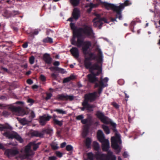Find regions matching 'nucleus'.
Masks as SVG:
<instances>
[{
  "mask_svg": "<svg viewBox=\"0 0 160 160\" xmlns=\"http://www.w3.org/2000/svg\"><path fill=\"white\" fill-rule=\"evenodd\" d=\"M70 26L71 29L73 30V36L70 40L71 44L73 45L76 46L78 44V41H84L83 38H82L83 34L90 39L94 38V33L91 25H84L83 28H77L74 23H71Z\"/></svg>",
  "mask_w": 160,
  "mask_h": 160,
  "instance_id": "obj_1",
  "label": "nucleus"
},
{
  "mask_svg": "<svg viewBox=\"0 0 160 160\" xmlns=\"http://www.w3.org/2000/svg\"><path fill=\"white\" fill-rule=\"evenodd\" d=\"M91 45V43L89 41H78V44L76 45L78 47L82 46L83 53L85 55L84 63L86 68H88L92 65L91 61L95 60L97 58V56L94 53L88 52Z\"/></svg>",
  "mask_w": 160,
  "mask_h": 160,
  "instance_id": "obj_2",
  "label": "nucleus"
},
{
  "mask_svg": "<svg viewBox=\"0 0 160 160\" xmlns=\"http://www.w3.org/2000/svg\"><path fill=\"white\" fill-rule=\"evenodd\" d=\"M100 95L98 92L96 91L85 94L84 96V100L82 104L83 107H80L79 108L82 111H84L85 109L88 111H92L93 110L92 109L94 108L95 106L90 104L88 102H92L95 101L99 97Z\"/></svg>",
  "mask_w": 160,
  "mask_h": 160,
  "instance_id": "obj_3",
  "label": "nucleus"
},
{
  "mask_svg": "<svg viewBox=\"0 0 160 160\" xmlns=\"http://www.w3.org/2000/svg\"><path fill=\"white\" fill-rule=\"evenodd\" d=\"M102 149L103 151L108 152L107 155L101 153V152H97L96 153L95 156L98 160H116V157L113 155L112 152L108 151L109 148V143L108 140L102 143Z\"/></svg>",
  "mask_w": 160,
  "mask_h": 160,
  "instance_id": "obj_4",
  "label": "nucleus"
},
{
  "mask_svg": "<svg viewBox=\"0 0 160 160\" xmlns=\"http://www.w3.org/2000/svg\"><path fill=\"white\" fill-rule=\"evenodd\" d=\"M110 124L112 127V129L113 132L116 133L115 137L111 138V146L112 148L116 150V154H118L121 150V148L118 144H121V143L120 136L119 134L117 133L118 131L116 129V124L115 123L111 122Z\"/></svg>",
  "mask_w": 160,
  "mask_h": 160,
  "instance_id": "obj_5",
  "label": "nucleus"
},
{
  "mask_svg": "<svg viewBox=\"0 0 160 160\" xmlns=\"http://www.w3.org/2000/svg\"><path fill=\"white\" fill-rule=\"evenodd\" d=\"M105 6V8L107 10L111 8L114 12L116 13L115 18H111V20L112 22H117L116 19L118 18L119 20H121L122 19V11L124 8V6L123 4H121L119 6H117L115 5L109 3L107 2H102V3Z\"/></svg>",
  "mask_w": 160,
  "mask_h": 160,
  "instance_id": "obj_6",
  "label": "nucleus"
},
{
  "mask_svg": "<svg viewBox=\"0 0 160 160\" xmlns=\"http://www.w3.org/2000/svg\"><path fill=\"white\" fill-rule=\"evenodd\" d=\"M101 80H99L98 82L95 83L94 86V87L95 88H98V92L99 94H100L101 93L103 88L108 86V84L105 83L108 82L109 80L107 77H105L103 79L101 78Z\"/></svg>",
  "mask_w": 160,
  "mask_h": 160,
  "instance_id": "obj_7",
  "label": "nucleus"
},
{
  "mask_svg": "<svg viewBox=\"0 0 160 160\" xmlns=\"http://www.w3.org/2000/svg\"><path fill=\"white\" fill-rule=\"evenodd\" d=\"M81 122L82 124H85L84 126L83 134V135L86 136L89 132V129L91 124V119H83L81 120Z\"/></svg>",
  "mask_w": 160,
  "mask_h": 160,
  "instance_id": "obj_8",
  "label": "nucleus"
},
{
  "mask_svg": "<svg viewBox=\"0 0 160 160\" xmlns=\"http://www.w3.org/2000/svg\"><path fill=\"white\" fill-rule=\"evenodd\" d=\"M96 115L101 121L105 124H108L109 122L108 120V118L104 115V114L99 111L97 112Z\"/></svg>",
  "mask_w": 160,
  "mask_h": 160,
  "instance_id": "obj_9",
  "label": "nucleus"
},
{
  "mask_svg": "<svg viewBox=\"0 0 160 160\" xmlns=\"http://www.w3.org/2000/svg\"><path fill=\"white\" fill-rule=\"evenodd\" d=\"M52 118L51 116L49 115L47 116L46 114L40 116L39 118V123L41 125L44 126L46 124L47 122L49 121Z\"/></svg>",
  "mask_w": 160,
  "mask_h": 160,
  "instance_id": "obj_10",
  "label": "nucleus"
},
{
  "mask_svg": "<svg viewBox=\"0 0 160 160\" xmlns=\"http://www.w3.org/2000/svg\"><path fill=\"white\" fill-rule=\"evenodd\" d=\"M19 153L18 151L16 149H8L5 152V154L8 157H11L14 156Z\"/></svg>",
  "mask_w": 160,
  "mask_h": 160,
  "instance_id": "obj_11",
  "label": "nucleus"
},
{
  "mask_svg": "<svg viewBox=\"0 0 160 160\" xmlns=\"http://www.w3.org/2000/svg\"><path fill=\"white\" fill-rule=\"evenodd\" d=\"M20 13L18 11L13 10L12 11L6 10L4 12L5 16L8 18L14 17L16 15H18Z\"/></svg>",
  "mask_w": 160,
  "mask_h": 160,
  "instance_id": "obj_12",
  "label": "nucleus"
},
{
  "mask_svg": "<svg viewBox=\"0 0 160 160\" xmlns=\"http://www.w3.org/2000/svg\"><path fill=\"white\" fill-rule=\"evenodd\" d=\"M31 145L29 144L26 146L25 148V157L26 158H28L30 156H33L34 153L31 150Z\"/></svg>",
  "mask_w": 160,
  "mask_h": 160,
  "instance_id": "obj_13",
  "label": "nucleus"
},
{
  "mask_svg": "<svg viewBox=\"0 0 160 160\" xmlns=\"http://www.w3.org/2000/svg\"><path fill=\"white\" fill-rule=\"evenodd\" d=\"M97 136L98 140L101 143L108 140L105 138L104 135L101 130L98 131Z\"/></svg>",
  "mask_w": 160,
  "mask_h": 160,
  "instance_id": "obj_14",
  "label": "nucleus"
},
{
  "mask_svg": "<svg viewBox=\"0 0 160 160\" xmlns=\"http://www.w3.org/2000/svg\"><path fill=\"white\" fill-rule=\"evenodd\" d=\"M70 51L73 56L74 57L78 58L79 57V50L77 48L75 47H73L71 48Z\"/></svg>",
  "mask_w": 160,
  "mask_h": 160,
  "instance_id": "obj_15",
  "label": "nucleus"
},
{
  "mask_svg": "<svg viewBox=\"0 0 160 160\" xmlns=\"http://www.w3.org/2000/svg\"><path fill=\"white\" fill-rule=\"evenodd\" d=\"M87 76L88 81L92 83H95V84L96 82H98L99 80H98V78L92 73L89 74Z\"/></svg>",
  "mask_w": 160,
  "mask_h": 160,
  "instance_id": "obj_16",
  "label": "nucleus"
},
{
  "mask_svg": "<svg viewBox=\"0 0 160 160\" xmlns=\"http://www.w3.org/2000/svg\"><path fill=\"white\" fill-rule=\"evenodd\" d=\"M43 59L46 64H50L52 63V59L49 54H45L43 56Z\"/></svg>",
  "mask_w": 160,
  "mask_h": 160,
  "instance_id": "obj_17",
  "label": "nucleus"
},
{
  "mask_svg": "<svg viewBox=\"0 0 160 160\" xmlns=\"http://www.w3.org/2000/svg\"><path fill=\"white\" fill-rule=\"evenodd\" d=\"M72 16L73 18L75 20H77L80 16V12L77 8L74 9Z\"/></svg>",
  "mask_w": 160,
  "mask_h": 160,
  "instance_id": "obj_18",
  "label": "nucleus"
},
{
  "mask_svg": "<svg viewBox=\"0 0 160 160\" xmlns=\"http://www.w3.org/2000/svg\"><path fill=\"white\" fill-rule=\"evenodd\" d=\"M16 132H10L7 131L3 133V135L9 139L14 138Z\"/></svg>",
  "mask_w": 160,
  "mask_h": 160,
  "instance_id": "obj_19",
  "label": "nucleus"
},
{
  "mask_svg": "<svg viewBox=\"0 0 160 160\" xmlns=\"http://www.w3.org/2000/svg\"><path fill=\"white\" fill-rule=\"evenodd\" d=\"M93 26L94 27H98L99 29H101L102 26L103 22H102L100 19L95 21H93Z\"/></svg>",
  "mask_w": 160,
  "mask_h": 160,
  "instance_id": "obj_20",
  "label": "nucleus"
},
{
  "mask_svg": "<svg viewBox=\"0 0 160 160\" xmlns=\"http://www.w3.org/2000/svg\"><path fill=\"white\" fill-rule=\"evenodd\" d=\"M30 134L32 137H42V132H40L37 131H32L30 132Z\"/></svg>",
  "mask_w": 160,
  "mask_h": 160,
  "instance_id": "obj_21",
  "label": "nucleus"
},
{
  "mask_svg": "<svg viewBox=\"0 0 160 160\" xmlns=\"http://www.w3.org/2000/svg\"><path fill=\"white\" fill-rule=\"evenodd\" d=\"M86 68L87 69H89L91 72V71H93L95 70H99L101 68L97 64L95 63L92 65V64L88 68Z\"/></svg>",
  "mask_w": 160,
  "mask_h": 160,
  "instance_id": "obj_22",
  "label": "nucleus"
},
{
  "mask_svg": "<svg viewBox=\"0 0 160 160\" xmlns=\"http://www.w3.org/2000/svg\"><path fill=\"white\" fill-rule=\"evenodd\" d=\"M11 129L12 127L8 124L5 125L0 124V131H5V129Z\"/></svg>",
  "mask_w": 160,
  "mask_h": 160,
  "instance_id": "obj_23",
  "label": "nucleus"
},
{
  "mask_svg": "<svg viewBox=\"0 0 160 160\" xmlns=\"http://www.w3.org/2000/svg\"><path fill=\"white\" fill-rule=\"evenodd\" d=\"M41 143L40 142H38L36 143L35 142H30V144L31 146H33V149L34 151H36L38 148L39 146L41 144Z\"/></svg>",
  "mask_w": 160,
  "mask_h": 160,
  "instance_id": "obj_24",
  "label": "nucleus"
},
{
  "mask_svg": "<svg viewBox=\"0 0 160 160\" xmlns=\"http://www.w3.org/2000/svg\"><path fill=\"white\" fill-rule=\"evenodd\" d=\"M52 132V130L49 128L43 129L42 131V136L45 134L51 135Z\"/></svg>",
  "mask_w": 160,
  "mask_h": 160,
  "instance_id": "obj_25",
  "label": "nucleus"
},
{
  "mask_svg": "<svg viewBox=\"0 0 160 160\" xmlns=\"http://www.w3.org/2000/svg\"><path fill=\"white\" fill-rule=\"evenodd\" d=\"M91 142L92 140L90 138L88 137L86 138L85 143L87 148H89L90 147Z\"/></svg>",
  "mask_w": 160,
  "mask_h": 160,
  "instance_id": "obj_26",
  "label": "nucleus"
},
{
  "mask_svg": "<svg viewBox=\"0 0 160 160\" xmlns=\"http://www.w3.org/2000/svg\"><path fill=\"white\" fill-rule=\"evenodd\" d=\"M103 60V56L102 52L101 51H99V55L97 59L98 62L99 63H101L102 62Z\"/></svg>",
  "mask_w": 160,
  "mask_h": 160,
  "instance_id": "obj_27",
  "label": "nucleus"
},
{
  "mask_svg": "<svg viewBox=\"0 0 160 160\" xmlns=\"http://www.w3.org/2000/svg\"><path fill=\"white\" fill-rule=\"evenodd\" d=\"M57 98L58 99L61 100H66V94H59L57 96Z\"/></svg>",
  "mask_w": 160,
  "mask_h": 160,
  "instance_id": "obj_28",
  "label": "nucleus"
},
{
  "mask_svg": "<svg viewBox=\"0 0 160 160\" xmlns=\"http://www.w3.org/2000/svg\"><path fill=\"white\" fill-rule=\"evenodd\" d=\"M102 128L106 134H108L110 133V130L108 126L104 125H102Z\"/></svg>",
  "mask_w": 160,
  "mask_h": 160,
  "instance_id": "obj_29",
  "label": "nucleus"
},
{
  "mask_svg": "<svg viewBox=\"0 0 160 160\" xmlns=\"http://www.w3.org/2000/svg\"><path fill=\"white\" fill-rule=\"evenodd\" d=\"M10 109L13 112H19L22 109V108L20 107H15L12 106L10 108Z\"/></svg>",
  "mask_w": 160,
  "mask_h": 160,
  "instance_id": "obj_30",
  "label": "nucleus"
},
{
  "mask_svg": "<svg viewBox=\"0 0 160 160\" xmlns=\"http://www.w3.org/2000/svg\"><path fill=\"white\" fill-rule=\"evenodd\" d=\"M93 147L94 149L96 151H98L100 147L99 144L96 141H94L93 142Z\"/></svg>",
  "mask_w": 160,
  "mask_h": 160,
  "instance_id": "obj_31",
  "label": "nucleus"
},
{
  "mask_svg": "<svg viewBox=\"0 0 160 160\" xmlns=\"http://www.w3.org/2000/svg\"><path fill=\"white\" fill-rule=\"evenodd\" d=\"M42 42L44 43H52L53 42L52 39L50 37H47L43 39Z\"/></svg>",
  "mask_w": 160,
  "mask_h": 160,
  "instance_id": "obj_32",
  "label": "nucleus"
},
{
  "mask_svg": "<svg viewBox=\"0 0 160 160\" xmlns=\"http://www.w3.org/2000/svg\"><path fill=\"white\" fill-rule=\"evenodd\" d=\"M14 138L18 141L20 143H22L23 142V140L21 137L17 133H16Z\"/></svg>",
  "mask_w": 160,
  "mask_h": 160,
  "instance_id": "obj_33",
  "label": "nucleus"
},
{
  "mask_svg": "<svg viewBox=\"0 0 160 160\" xmlns=\"http://www.w3.org/2000/svg\"><path fill=\"white\" fill-rule=\"evenodd\" d=\"M53 111L57 112L58 113L62 114H66L65 111L61 109H55L52 110Z\"/></svg>",
  "mask_w": 160,
  "mask_h": 160,
  "instance_id": "obj_34",
  "label": "nucleus"
},
{
  "mask_svg": "<svg viewBox=\"0 0 160 160\" xmlns=\"http://www.w3.org/2000/svg\"><path fill=\"white\" fill-rule=\"evenodd\" d=\"M80 0H71V2L74 6H77L79 4Z\"/></svg>",
  "mask_w": 160,
  "mask_h": 160,
  "instance_id": "obj_35",
  "label": "nucleus"
},
{
  "mask_svg": "<svg viewBox=\"0 0 160 160\" xmlns=\"http://www.w3.org/2000/svg\"><path fill=\"white\" fill-rule=\"evenodd\" d=\"M53 123L55 125H58L60 126H61L62 125V121H59L57 119L54 120Z\"/></svg>",
  "mask_w": 160,
  "mask_h": 160,
  "instance_id": "obj_36",
  "label": "nucleus"
},
{
  "mask_svg": "<svg viewBox=\"0 0 160 160\" xmlns=\"http://www.w3.org/2000/svg\"><path fill=\"white\" fill-rule=\"evenodd\" d=\"M18 121L22 125H25L28 123L27 120L25 118L19 119Z\"/></svg>",
  "mask_w": 160,
  "mask_h": 160,
  "instance_id": "obj_37",
  "label": "nucleus"
},
{
  "mask_svg": "<svg viewBox=\"0 0 160 160\" xmlns=\"http://www.w3.org/2000/svg\"><path fill=\"white\" fill-rule=\"evenodd\" d=\"M88 158L90 160H94V155L92 152H89L87 154Z\"/></svg>",
  "mask_w": 160,
  "mask_h": 160,
  "instance_id": "obj_38",
  "label": "nucleus"
},
{
  "mask_svg": "<svg viewBox=\"0 0 160 160\" xmlns=\"http://www.w3.org/2000/svg\"><path fill=\"white\" fill-rule=\"evenodd\" d=\"M74 78H72V77H69L68 78H66L64 79L63 80V83H67L70 81L71 80L73 79Z\"/></svg>",
  "mask_w": 160,
  "mask_h": 160,
  "instance_id": "obj_39",
  "label": "nucleus"
},
{
  "mask_svg": "<svg viewBox=\"0 0 160 160\" xmlns=\"http://www.w3.org/2000/svg\"><path fill=\"white\" fill-rule=\"evenodd\" d=\"M51 146L53 150H56L58 149V144L55 143H52L51 145Z\"/></svg>",
  "mask_w": 160,
  "mask_h": 160,
  "instance_id": "obj_40",
  "label": "nucleus"
},
{
  "mask_svg": "<svg viewBox=\"0 0 160 160\" xmlns=\"http://www.w3.org/2000/svg\"><path fill=\"white\" fill-rule=\"evenodd\" d=\"M66 149L68 151H70L73 150V147L72 145H68L66 146Z\"/></svg>",
  "mask_w": 160,
  "mask_h": 160,
  "instance_id": "obj_41",
  "label": "nucleus"
},
{
  "mask_svg": "<svg viewBox=\"0 0 160 160\" xmlns=\"http://www.w3.org/2000/svg\"><path fill=\"white\" fill-rule=\"evenodd\" d=\"M135 23L134 21L132 22L130 25V30L133 32H134L133 29Z\"/></svg>",
  "mask_w": 160,
  "mask_h": 160,
  "instance_id": "obj_42",
  "label": "nucleus"
},
{
  "mask_svg": "<svg viewBox=\"0 0 160 160\" xmlns=\"http://www.w3.org/2000/svg\"><path fill=\"white\" fill-rule=\"evenodd\" d=\"M74 99V96L73 95H68L66 94V100L72 101Z\"/></svg>",
  "mask_w": 160,
  "mask_h": 160,
  "instance_id": "obj_43",
  "label": "nucleus"
},
{
  "mask_svg": "<svg viewBox=\"0 0 160 160\" xmlns=\"http://www.w3.org/2000/svg\"><path fill=\"white\" fill-rule=\"evenodd\" d=\"M49 69L52 71H58L60 69V68L57 67H51Z\"/></svg>",
  "mask_w": 160,
  "mask_h": 160,
  "instance_id": "obj_44",
  "label": "nucleus"
},
{
  "mask_svg": "<svg viewBox=\"0 0 160 160\" xmlns=\"http://www.w3.org/2000/svg\"><path fill=\"white\" fill-rule=\"evenodd\" d=\"M58 76V74H55V73H52L51 74V77L53 79L56 80Z\"/></svg>",
  "mask_w": 160,
  "mask_h": 160,
  "instance_id": "obj_45",
  "label": "nucleus"
},
{
  "mask_svg": "<svg viewBox=\"0 0 160 160\" xmlns=\"http://www.w3.org/2000/svg\"><path fill=\"white\" fill-rule=\"evenodd\" d=\"M98 70V71H97L96 73H94L92 71H91V73H92V74H93L96 77L97 76L99 75L102 72L101 68L100 69Z\"/></svg>",
  "mask_w": 160,
  "mask_h": 160,
  "instance_id": "obj_46",
  "label": "nucleus"
},
{
  "mask_svg": "<svg viewBox=\"0 0 160 160\" xmlns=\"http://www.w3.org/2000/svg\"><path fill=\"white\" fill-rule=\"evenodd\" d=\"M34 60L35 58L33 56H32L30 57L29 59V62L30 64H32L34 63Z\"/></svg>",
  "mask_w": 160,
  "mask_h": 160,
  "instance_id": "obj_47",
  "label": "nucleus"
},
{
  "mask_svg": "<svg viewBox=\"0 0 160 160\" xmlns=\"http://www.w3.org/2000/svg\"><path fill=\"white\" fill-rule=\"evenodd\" d=\"M84 118L83 115L82 114L79 115L76 118V119L78 120H82Z\"/></svg>",
  "mask_w": 160,
  "mask_h": 160,
  "instance_id": "obj_48",
  "label": "nucleus"
},
{
  "mask_svg": "<svg viewBox=\"0 0 160 160\" xmlns=\"http://www.w3.org/2000/svg\"><path fill=\"white\" fill-rule=\"evenodd\" d=\"M102 18H101V16L99 14H97L96 15V17L93 19V21H95L97 20H99V19H101Z\"/></svg>",
  "mask_w": 160,
  "mask_h": 160,
  "instance_id": "obj_49",
  "label": "nucleus"
},
{
  "mask_svg": "<svg viewBox=\"0 0 160 160\" xmlns=\"http://www.w3.org/2000/svg\"><path fill=\"white\" fill-rule=\"evenodd\" d=\"M97 5L93 4V3H90L89 5V7L90 8V9L92 10V8H94L96 7H97Z\"/></svg>",
  "mask_w": 160,
  "mask_h": 160,
  "instance_id": "obj_50",
  "label": "nucleus"
},
{
  "mask_svg": "<svg viewBox=\"0 0 160 160\" xmlns=\"http://www.w3.org/2000/svg\"><path fill=\"white\" fill-rule=\"evenodd\" d=\"M40 79L42 81H45L46 80L45 77L43 75H41L40 76Z\"/></svg>",
  "mask_w": 160,
  "mask_h": 160,
  "instance_id": "obj_51",
  "label": "nucleus"
},
{
  "mask_svg": "<svg viewBox=\"0 0 160 160\" xmlns=\"http://www.w3.org/2000/svg\"><path fill=\"white\" fill-rule=\"evenodd\" d=\"M57 157L55 156H50L48 158V160H56Z\"/></svg>",
  "mask_w": 160,
  "mask_h": 160,
  "instance_id": "obj_52",
  "label": "nucleus"
},
{
  "mask_svg": "<svg viewBox=\"0 0 160 160\" xmlns=\"http://www.w3.org/2000/svg\"><path fill=\"white\" fill-rule=\"evenodd\" d=\"M118 83L120 85H123L124 83V81L123 79H119L118 81Z\"/></svg>",
  "mask_w": 160,
  "mask_h": 160,
  "instance_id": "obj_53",
  "label": "nucleus"
},
{
  "mask_svg": "<svg viewBox=\"0 0 160 160\" xmlns=\"http://www.w3.org/2000/svg\"><path fill=\"white\" fill-rule=\"evenodd\" d=\"M52 96V94L51 93H48L47 95V97L46 98V99L48 100L50 99Z\"/></svg>",
  "mask_w": 160,
  "mask_h": 160,
  "instance_id": "obj_54",
  "label": "nucleus"
},
{
  "mask_svg": "<svg viewBox=\"0 0 160 160\" xmlns=\"http://www.w3.org/2000/svg\"><path fill=\"white\" fill-rule=\"evenodd\" d=\"M131 4V3L130 2V1L129 0H126L124 2V4L126 6L130 5Z\"/></svg>",
  "mask_w": 160,
  "mask_h": 160,
  "instance_id": "obj_55",
  "label": "nucleus"
},
{
  "mask_svg": "<svg viewBox=\"0 0 160 160\" xmlns=\"http://www.w3.org/2000/svg\"><path fill=\"white\" fill-rule=\"evenodd\" d=\"M28 103H30L31 104V105H32L34 103V100H33L31 98H29L28 100Z\"/></svg>",
  "mask_w": 160,
  "mask_h": 160,
  "instance_id": "obj_56",
  "label": "nucleus"
},
{
  "mask_svg": "<svg viewBox=\"0 0 160 160\" xmlns=\"http://www.w3.org/2000/svg\"><path fill=\"white\" fill-rule=\"evenodd\" d=\"M56 154L57 156L59 157H61L62 156V153L59 151H57L56 152Z\"/></svg>",
  "mask_w": 160,
  "mask_h": 160,
  "instance_id": "obj_57",
  "label": "nucleus"
},
{
  "mask_svg": "<svg viewBox=\"0 0 160 160\" xmlns=\"http://www.w3.org/2000/svg\"><path fill=\"white\" fill-rule=\"evenodd\" d=\"M2 114L3 115L6 116L9 115L10 113L6 111H4L3 112Z\"/></svg>",
  "mask_w": 160,
  "mask_h": 160,
  "instance_id": "obj_58",
  "label": "nucleus"
},
{
  "mask_svg": "<svg viewBox=\"0 0 160 160\" xmlns=\"http://www.w3.org/2000/svg\"><path fill=\"white\" fill-rule=\"evenodd\" d=\"M101 20L102 22H104L105 23H108V21L107 19L105 18H102Z\"/></svg>",
  "mask_w": 160,
  "mask_h": 160,
  "instance_id": "obj_59",
  "label": "nucleus"
},
{
  "mask_svg": "<svg viewBox=\"0 0 160 160\" xmlns=\"http://www.w3.org/2000/svg\"><path fill=\"white\" fill-rule=\"evenodd\" d=\"M27 82L28 84L29 85H31L33 83V81L30 79H28L27 81Z\"/></svg>",
  "mask_w": 160,
  "mask_h": 160,
  "instance_id": "obj_60",
  "label": "nucleus"
},
{
  "mask_svg": "<svg viewBox=\"0 0 160 160\" xmlns=\"http://www.w3.org/2000/svg\"><path fill=\"white\" fill-rule=\"evenodd\" d=\"M112 105L116 108L118 109L119 108V105L116 102H113Z\"/></svg>",
  "mask_w": 160,
  "mask_h": 160,
  "instance_id": "obj_61",
  "label": "nucleus"
},
{
  "mask_svg": "<svg viewBox=\"0 0 160 160\" xmlns=\"http://www.w3.org/2000/svg\"><path fill=\"white\" fill-rule=\"evenodd\" d=\"M38 33V31L37 30H35L33 33L32 34H31L32 37L34 35H37Z\"/></svg>",
  "mask_w": 160,
  "mask_h": 160,
  "instance_id": "obj_62",
  "label": "nucleus"
},
{
  "mask_svg": "<svg viewBox=\"0 0 160 160\" xmlns=\"http://www.w3.org/2000/svg\"><path fill=\"white\" fill-rule=\"evenodd\" d=\"M123 92L124 93L125 95V100L126 101H127L128 100V98H129V95H128L127 94V93H126V91H124Z\"/></svg>",
  "mask_w": 160,
  "mask_h": 160,
  "instance_id": "obj_63",
  "label": "nucleus"
},
{
  "mask_svg": "<svg viewBox=\"0 0 160 160\" xmlns=\"http://www.w3.org/2000/svg\"><path fill=\"white\" fill-rule=\"evenodd\" d=\"M66 143L65 142H64L60 144V147L62 148H63L65 147L66 145Z\"/></svg>",
  "mask_w": 160,
  "mask_h": 160,
  "instance_id": "obj_64",
  "label": "nucleus"
}]
</instances>
